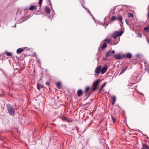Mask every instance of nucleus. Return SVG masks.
Here are the masks:
<instances>
[{"label":"nucleus","instance_id":"nucleus-1","mask_svg":"<svg viewBox=\"0 0 149 149\" xmlns=\"http://www.w3.org/2000/svg\"><path fill=\"white\" fill-rule=\"evenodd\" d=\"M100 79H97L93 82L92 85L93 91H95L97 88V85L100 83Z\"/></svg>","mask_w":149,"mask_h":149},{"label":"nucleus","instance_id":"nucleus-2","mask_svg":"<svg viewBox=\"0 0 149 149\" xmlns=\"http://www.w3.org/2000/svg\"><path fill=\"white\" fill-rule=\"evenodd\" d=\"M7 109L8 113L10 115L13 116L14 114L15 111L14 109L11 105L8 104Z\"/></svg>","mask_w":149,"mask_h":149},{"label":"nucleus","instance_id":"nucleus-3","mask_svg":"<svg viewBox=\"0 0 149 149\" xmlns=\"http://www.w3.org/2000/svg\"><path fill=\"white\" fill-rule=\"evenodd\" d=\"M123 33V31L122 30L120 31H116L114 32L112 36L114 39H115L118 36H120Z\"/></svg>","mask_w":149,"mask_h":149},{"label":"nucleus","instance_id":"nucleus-4","mask_svg":"<svg viewBox=\"0 0 149 149\" xmlns=\"http://www.w3.org/2000/svg\"><path fill=\"white\" fill-rule=\"evenodd\" d=\"M101 69V67L100 66H99L95 68L94 71L95 77H97L98 76L99 74L100 73Z\"/></svg>","mask_w":149,"mask_h":149},{"label":"nucleus","instance_id":"nucleus-5","mask_svg":"<svg viewBox=\"0 0 149 149\" xmlns=\"http://www.w3.org/2000/svg\"><path fill=\"white\" fill-rule=\"evenodd\" d=\"M115 52L114 50H109L107 51L106 53L105 56L106 57H109L112 56Z\"/></svg>","mask_w":149,"mask_h":149},{"label":"nucleus","instance_id":"nucleus-6","mask_svg":"<svg viewBox=\"0 0 149 149\" xmlns=\"http://www.w3.org/2000/svg\"><path fill=\"white\" fill-rule=\"evenodd\" d=\"M80 2L81 3V5L84 8L85 10H86L87 11H88V12L89 13L90 15L91 14V13L90 12L89 10L87 8L85 7L83 5V3H84V0H79Z\"/></svg>","mask_w":149,"mask_h":149},{"label":"nucleus","instance_id":"nucleus-7","mask_svg":"<svg viewBox=\"0 0 149 149\" xmlns=\"http://www.w3.org/2000/svg\"><path fill=\"white\" fill-rule=\"evenodd\" d=\"M80 2L81 3V5L84 8L85 10H86L87 11H88V12L89 13L90 15L91 14V13L90 12L89 10L87 8L85 7L83 5V3H84V0H79Z\"/></svg>","mask_w":149,"mask_h":149},{"label":"nucleus","instance_id":"nucleus-8","mask_svg":"<svg viewBox=\"0 0 149 149\" xmlns=\"http://www.w3.org/2000/svg\"><path fill=\"white\" fill-rule=\"evenodd\" d=\"M101 70H100L102 74L104 73L107 70V66H105L104 67L102 68Z\"/></svg>","mask_w":149,"mask_h":149},{"label":"nucleus","instance_id":"nucleus-9","mask_svg":"<svg viewBox=\"0 0 149 149\" xmlns=\"http://www.w3.org/2000/svg\"><path fill=\"white\" fill-rule=\"evenodd\" d=\"M107 42L109 44L111 45V40L109 38H106L102 42Z\"/></svg>","mask_w":149,"mask_h":149},{"label":"nucleus","instance_id":"nucleus-10","mask_svg":"<svg viewBox=\"0 0 149 149\" xmlns=\"http://www.w3.org/2000/svg\"><path fill=\"white\" fill-rule=\"evenodd\" d=\"M45 11L47 13L49 14L50 12V9L47 6H46L45 9Z\"/></svg>","mask_w":149,"mask_h":149},{"label":"nucleus","instance_id":"nucleus-11","mask_svg":"<svg viewBox=\"0 0 149 149\" xmlns=\"http://www.w3.org/2000/svg\"><path fill=\"white\" fill-rule=\"evenodd\" d=\"M113 56L117 60H120L122 58L120 55L119 54L114 55Z\"/></svg>","mask_w":149,"mask_h":149},{"label":"nucleus","instance_id":"nucleus-12","mask_svg":"<svg viewBox=\"0 0 149 149\" xmlns=\"http://www.w3.org/2000/svg\"><path fill=\"white\" fill-rule=\"evenodd\" d=\"M83 91L81 90H79L77 92V95L78 97H80L81 95H82Z\"/></svg>","mask_w":149,"mask_h":149},{"label":"nucleus","instance_id":"nucleus-13","mask_svg":"<svg viewBox=\"0 0 149 149\" xmlns=\"http://www.w3.org/2000/svg\"><path fill=\"white\" fill-rule=\"evenodd\" d=\"M128 68L127 66H126L123 68L120 73V74L123 73Z\"/></svg>","mask_w":149,"mask_h":149},{"label":"nucleus","instance_id":"nucleus-14","mask_svg":"<svg viewBox=\"0 0 149 149\" xmlns=\"http://www.w3.org/2000/svg\"><path fill=\"white\" fill-rule=\"evenodd\" d=\"M111 100L112 101V104L114 105L116 100V98L115 96L113 95L111 97Z\"/></svg>","mask_w":149,"mask_h":149},{"label":"nucleus","instance_id":"nucleus-15","mask_svg":"<svg viewBox=\"0 0 149 149\" xmlns=\"http://www.w3.org/2000/svg\"><path fill=\"white\" fill-rule=\"evenodd\" d=\"M132 56V54L130 53H128L127 54L126 57L127 58L130 59L131 58Z\"/></svg>","mask_w":149,"mask_h":149},{"label":"nucleus","instance_id":"nucleus-16","mask_svg":"<svg viewBox=\"0 0 149 149\" xmlns=\"http://www.w3.org/2000/svg\"><path fill=\"white\" fill-rule=\"evenodd\" d=\"M24 50V49L22 48H19L17 49V54L20 53Z\"/></svg>","mask_w":149,"mask_h":149},{"label":"nucleus","instance_id":"nucleus-17","mask_svg":"<svg viewBox=\"0 0 149 149\" xmlns=\"http://www.w3.org/2000/svg\"><path fill=\"white\" fill-rule=\"evenodd\" d=\"M141 149H149V147L146 145L143 144Z\"/></svg>","mask_w":149,"mask_h":149},{"label":"nucleus","instance_id":"nucleus-18","mask_svg":"<svg viewBox=\"0 0 149 149\" xmlns=\"http://www.w3.org/2000/svg\"><path fill=\"white\" fill-rule=\"evenodd\" d=\"M37 87L39 91H40L41 87L42 88L43 87L40 84L38 83L37 85Z\"/></svg>","mask_w":149,"mask_h":149},{"label":"nucleus","instance_id":"nucleus-19","mask_svg":"<svg viewBox=\"0 0 149 149\" xmlns=\"http://www.w3.org/2000/svg\"><path fill=\"white\" fill-rule=\"evenodd\" d=\"M56 85L58 89H60L61 88V84L60 82H57L56 83Z\"/></svg>","mask_w":149,"mask_h":149},{"label":"nucleus","instance_id":"nucleus-20","mask_svg":"<svg viewBox=\"0 0 149 149\" xmlns=\"http://www.w3.org/2000/svg\"><path fill=\"white\" fill-rule=\"evenodd\" d=\"M118 19L119 21V22H122V17L121 15L119 16L118 18Z\"/></svg>","mask_w":149,"mask_h":149},{"label":"nucleus","instance_id":"nucleus-21","mask_svg":"<svg viewBox=\"0 0 149 149\" xmlns=\"http://www.w3.org/2000/svg\"><path fill=\"white\" fill-rule=\"evenodd\" d=\"M107 47V45L106 43H104L103 44V45L101 47V49H103Z\"/></svg>","mask_w":149,"mask_h":149},{"label":"nucleus","instance_id":"nucleus-22","mask_svg":"<svg viewBox=\"0 0 149 149\" xmlns=\"http://www.w3.org/2000/svg\"><path fill=\"white\" fill-rule=\"evenodd\" d=\"M144 30L146 32H148L149 31V26H148L144 28Z\"/></svg>","mask_w":149,"mask_h":149},{"label":"nucleus","instance_id":"nucleus-23","mask_svg":"<svg viewBox=\"0 0 149 149\" xmlns=\"http://www.w3.org/2000/svg\"><path fill=\"white\" fill-rule=\"evenodd\" d=\"M35 6H31L29 8V10H33L35 9Z\"/></svg>","mask_w":149,"mask_h":149},{"label":"nucleus","instance_id":"nucleus-24","mask_svg":"<svg viewBox=\"0 0 149 149\" xmlns=\"http://www.w3.org/2000/svg\"><path fill=\"white\" fill-rule=\"evenodd\" d=\"M5 53L8 56H10L12 55V54L11 53L8 52L7 51H6Z\"/></svg>","mask_w":149,"mask_h":149},{"label":"nucleus","instance_id":"nucleus-25","mask_svg":"<svg viewBox=\"0 0 149 149\" xmlns=\"http://www.w3.org/2000/svg\"><path fill=\"white\" fill-rule=\"evenodd\" d=\"M89 89V87H87L85 88V93H87V92L88 91Z\"/></svg>","mask_w":149,"mask_h":149},{"label":"nucleus","instance_id":"nucleus-26","mask_svg":"<svg viewBox=\"0 0 149 149\" xmlns=\"http://www.w3.org/2000/svg\"><path fill=\"white\" fill-rule=\"evenodd\" d=\"M116 19V17L115 16H112L111 18V21H112L115 20Z\"/></svg>","mask_w":149,"mask_h":149},{"label":"nucleus","instance_id":"nucleus-27","mask_svg":"<svg viewBox=\"0 0 149 149\" xmlns=\"http://www.w3.org/2000/svg\"><path fill=\"white\" fill-rule=\"evenodd\" d=\"M111 119H112V120L113 121V123H115V122L116 121V119H115V118H114L112 116H111Z\"/></svg>","mask_w":149,"mask_h":149},{"label":"nucleus","instance_id":"nucleus-28","mask_svg":"<svg viewBox=\"0 0 149 149\" xmlns=\"http://www.w3.org/2000/svg\"><path fill=\"white\" fill-rule=\"evenodd\" d=\"M26 20V19H22L21 21H19L18 22V23H19V24L21 23L24 22V21H25Z\"/></svg>","mask_w":149,"mask_h":149},{"label":"nucleus","instance_id":"nucleus-29","mask_svg":"<svg viewBox=\"0 0 149 149\" xmlns=\"http://www.w3.org/2000/svg\"><path fill=\"white\" fill-rule=\"evenodd\" d=\"M142 36V34L140 33H138L137 34V36L139 37H141Z\"/></svg>","mask_w":149,"mask_h":149},{"label":"nucleus","instance_id":"nucleus-30","mask_svg":"<svg viewBox=\"0 0 149 149\" xmlns=\"http://www.w3.org/2000/svg\"><path fill=\"white\" fill-rule=\"evenodd\" d=\"M128 16L129 17H133V15L132 13H129L128 14Z\"/></svg>","mask_w":149,"mask_h":149},{"label":"nucleus","instance_id":"nucleus-31","mask_svg":"<svg viewBox=\"0 0 149 149\" xmlns=\"http://www.w3.org/2000/svg\"><path fill=\"white\" fill-rule=\"evenodd\" d=\"M90 15L92 17L93 19V20L95 21V22H96V20L94 18V16L92 15V14H91Z\"/></svg>","mask_w":149,"mask_h":149},{"label":"nucleus","instance_id":"nucleus-32","mask_svg":"<svg viewBox=\"0 0 149 149\" xmlns=\"http://www.w3.org/2000/svg\"><path fill=\"white\" fill-rule=\"evenodd\" d=\"M118 43V42H113V43H112L111 42V45H116Z\"/></svg>","mask_w":149,"mask_h":149},{"label":"nucleus","instance_id":"nucleus-33","mask_svg":"<svg viewBox=\"0 0 149 149\" xmlns=\"http://www.w3.org/2000/svg\"><path fill=\"white\" fill-rule=\"evenodd\" d=\"M106 82H105L102 85L101 87L102 88H103L105 86L106 84Z\"/></svg>","mask_w":149,"mask_h":149},{"label":"nucleus","instance_id":"nucleus-34","mask_svg":"<svg viewBox=\"0 0 149 149\" xmlns=\"http://www.w3.org/2000/svg\"><path fill=\"white\" fill-rule=\"evenodd\" d=\"M145 69L149 73V67H146L145 68Z\"/></svg>","mask_w":149,"mask_h":149},{"label":"nucleus","instance_id":"nucleus-35","mask_svg":"<svg viewBox=\"0 0 149 149\" xmlns=\"http://www.w3.org/2000/svg\"><path fill=\"white\" fill-rule=\"evenodd\" d=\"M66 118H67L64 116H63L62 117V118H61L62 120H65Z\"/></svg>","mask_w":149,"mask_h":149},{"label":"nucleus","instance_id":"nucleus-36","mask_svg":"<svg viewBox=\"0 0 149 149\" xmlns=\"http://www.w3.org/2000/svg\"><path fill=\"white\" fill-rule=\"evenodd\" d=\"M100 24H102V26H104L105 25V22H104L103 23L101 22Z\"/></svg>","mask_w":149,"mask_h":149},{"label":"nucleus","instance_id":"nucleus-37","mask_svg":"<svg viewBox=\"0 0 149 149\" xmlns=\"http://www.w3.org/2000/svg\"><path fill=\"white\" fill-rule=\"evenodd\" d=\"M42 1V0H39V3L40 5H41Z\"/></svg>","mask_w":149,"mask_h":149},{"label":"nucleus","instance_id":"nucleus-38","mask_svg":"<svg viewBox=\"0 0 149 149\" xmlns=\"http://www.w3.org/2000/svg\"><path fill=\"white\" fill-rule=\"evenodd\" d=\"M51 10L53 11V15H54V13H55V12H54V10H53V9L52 8V6H51Z\"/></svg>","mask_w":149,"mask_h":149},{"label":"nucleus","instance_id":"nucleus-39","mask_svg":"<svg viewBox=\"0 0 149 149\" xmlns=\"http://www.w3.org/2000/svg\"><path fill=\"white\" fill-rule=\"evenodd\" d=\"M96 22H95V23L98 24H100L101 23V22L98 21V20H96Z\"/></svg>","mask_w":149,"mask_h":149},{"label":"nucleus","instance_id":"nucleus-40","mask_svg":"<svg viewBox=\"0 0 149 149\" xmlns=\"http://www.w3.org/2000/svg\"><path fill=\"white\" fill-rule=\"evenodd\" d=\"M46 84L47 86H49L50 85V83L49 82H47L46 83Z\"/></svg>","mask_w":149,"mask_h":149},{"label":"nucleus","instance_id":"nucleus-41","mask_svg":"<svg viewBox=\"0 0 149 149\" xmlns=\"http://www.w3.org/2000/svg\"><path fill=\"white\" fill-rule=\"evenodd\" d=\"M65 121H66L68 122H70L71 120H69L68 119L66 118Z\"/></svg>","mask_w":149,"mask_h":149},{"label":"nucleus","instance_id":"nucleus-42","mask_svg":"<svg viewBox=\"0 0 149 149\" xmlns=\"http://www.w3.org/2000/svg\"><path fill=\"white\" fill-rule=\"evenodd\" d=\"M102 88L101 87H100V88L99 89V93L102 89Z\"/></svg>","mask_w":149,"mask_h":149},{"label":"nucleus","instance_id":"nucleus-43","mask_svg":"<svg viewBox=\"0 0 149 149\" xmlns=\"http://www.w3.org/2000/svg\"><path fill=\"white\" fill-rule=\"evenodd\" d=\"M107 57H105L103 59L104 61H106L107 59Z\"/></svg>","mask_w":149,"mask_h":149},{"label":"nucleus","instance_id":"nucleus-44","mask_svg":"<svg viewBox=\"0 0 149 149\" xmlns=\"http://www.w3.org/2000/svg\"><path fill=\"white\" fill-rule=\"evenodd\" d=\"M109 24V23H107L105 26V29H106V27H107V26Z\"/></svg>","mask_w":149,"mask_h":149},{"label":"nucleus","instance_id":"nucleus-45","mask_svg":"<svg viewBox=\"0 0 149 149\" xmlns=\"http://www.w3.org/2000/svg\"><path fill=\"white\" fill-rule=\"evenodd\" d=\"M138 93H139L140 95H143V94L141 93L138 92Z\"/></svg>","mask_w":149,"mask_h":149},{"label":"nucleus","instance_id":"nucleus-46","mask_svg":"<svg viewBox=\"0 0 149 149\" xmlns=\"http://www.w3.org/2000/svg\"><path fill=\"white\" fill-rule=\"evenodd\" d=\"M147 16L148 17V18L149 17V13H148V12Z\"/></svg>","mask_w":149,"mask_h":149},{"label":"nucleus","instance_id":"nucleus-47","mask_svg":"<svg viewBox=\"0 0 149 149\" xmlns=\"http://www.w3.org/2000/svg\"><path fill=\"white\" fill-rule=\"evenodd\" d=\"M125 21H126V24H127L128 25V23H127V20H125Z\"/></svg>","mask_w":149,"mask_h":149},{"label":"nucleus","instance_id":"nucleus-48","mask_svg":"<svg viewBox=\"0 0 149 149\" xmlns=\"http://www.w3.org/2000/svg\"><path fill=\"white\" fill-rule=\"evenodd\" d=\"M123 57L124 58H125V55H124V54H123Z\"/></svg>","mask_w":149,"mask_h":149},{"label":"nucleus","instance_id":"nucleus-49","mask_svg":"<svg viewBox=\"0 0 149 149\" xmlns=\"http://www.w3.org/2000/svg\"><path fill=\"white\" fill-rule=\"evenodd\" d=\"M147 41L148 42L149 44V40L148 39H147Z\"/></svg>","mask_w":149,"mask_h":149},{"label":"nucleus","instance_id":"nucleus-50","mask_svg":"<svg viewBox=\"0 0 149 149\" xmlns=\"http://www.w3.org/2000/svg\"><path fill=\"white\" fill-rule=\"evenodd\" d=\"M140 80V79H139V81H136V82H138Z\"/></svg>","mask_w":149,"mask_h":149},{"label":"nucleus","instance_id":"nucleus-51","mask_svg":"<svg viewBox=\"0 0 149 149\" xmlns=\"http://www.w3.org/2000/svg\"><path fill=\"white\" fill-rule=\"evenodd\" d=\"M106 17H105V18H104V21H105V19H106Z\"/></svg>","mask_w":149,"mask_h":149},{"label":"nucleus","instance_id":"nucleus-52","mask_svg":"<svg viewBox=\"0 0 149 149\" xmlns=\"http://www.w3.org/2000/svg\"><path fill=\"white\" fill-rule=\"evenodd\" d=\"M6 77H7V78H8V76H7V75H6Z\"/></svg>","mask_w":149,"mask_h":149},{"label":"nucleus","instance_id":"nucleus-53","mask_svg":"<svg viewBox=\"0 0 149 149\" xmlns=\"http://www.w3.org/2000/svg\"><path fill=\"white\" fill-rule=\"evenodd\" d=\"M89 127V125H88V126L86 128V129H87L88 127Z\"/></svg>","mask_w":149,"mask_h":149},{"label":"nucleus","instance_id":"nucleus-54","mask_svg":"<svg viewBox=\"0 0 149 149\" xmlns=\"http://www.w3.org/2000/svg\"><path fill=\"white\" fill-rule=\"evenodd\" d=\"M16 24H15V26H14L15 27H16Z\"/></svg>","mask_w":149,"mask_h":149},{"label":"nucleus","instance_id":"nucleus-55","mask_svg":"<svg viewBox=\"0 0 149 149\" xmlns=\"http://www.w3.org/2000/svg\"><path fill=\"white\" fill-rule=\"evenodd\" d=\"M138 56V55H136V56Z\"/></svg>","mask_w":149,"mask_h":149},{"label":"nucleus","instance_id":"nucleus-56","mask_svg":"<svg viewBox=\"0 0 149 149\" xmlns=\"http://www.w3.org/2000/svg\"><path fill=\"white\" fill-rule=\"evenodd\" d=\"M115 7H115V8H114V10L115 9Z\"/></svg>","mask_w":149,"mask_h":149},{"label":"nucleus","instance_id":"nucleus-57","mask_svg":"<svg viewBox=\"0 0 149 149\" xmlns=\"http://www.w3.org/2000/svg\"><path fill=\"white\" fill-rule=\"evenodd\" d=\"M91 123H90V124H89V125H90L91 124Z\"/></svg>","mask_w":149,"mask_h":149}]
</instances>
